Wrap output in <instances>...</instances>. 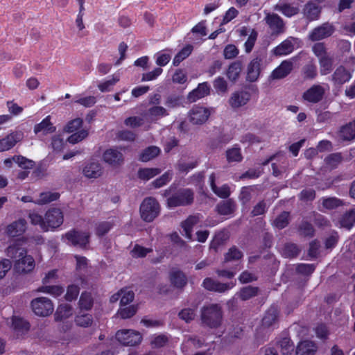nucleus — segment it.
<instances>
[{
    "instance_id": "f257e3e1",
    "label": "nucleus",
    "mask_w": 355,
    "mask_h": 355,
    "mask_svg": "<svg viewBox=\"0 0 355 355\" xmlns=\"http://www.w3.org/2000/svg\"><path fill=\"white\" fill-rule=\"evenodd\" d=\"M163 196L167 197L166 204L170 208L191 205L194 200V193L191 189L181 188L176 190V187L173 185L164 190Z\"/></svg>"
},
{
    "instance_id": "f03ea898",
    "label": "nucleus",
    "mask_w": 355,
    "mask_h": 355,
    "mask_svg": "<svg viewBox=\"0 0 355 355\" xmlns=\"http://www.w3.org/2000/svg\"><path fill=\"white\" fill-rule=\"evenodd\" d=\"M223 319L221 307L217 304L203 306L201 310L202 323L209 328L216 329L220 326Z\"/></svg>"
},
{
    "instance_id": "7ed1b4c3",
    "label": "nucleus",
    "mask_w": 355,
    "mask_h": 355,
    "mask_svg": "<svg viewBox=\"0 0 355 355\" xmlns=\"http://www.w3.org/2000/svg\"><path fill=\"white\" fill-rule=\"evenodd\" d=\"M141 218L147 223L153 221L160 213V205L153 197H146L139 207Z\"/></svg>"
},
{
    "instance_id": "20e7f679",
    "label": "nucleus",
    "mask_w": 355,
    "mask_h": 355,
    "mask_svg": "<svg viewBox=\"0 0 355 355\" xmlns=\"http://www.w3.org/2000/svg\"><path fill=\"white\" fill-rule=\"evenodd\" d=\"M62 239H65L67 244L70 245L85 249L89 243L90 234L73 228L63 234Z\"/></svg>"
},
{
    "instance_id": "39448f33",
    "label": "nucleus",
    "mask_w": 355,
    "mask_h": 355,
    "mask_svg": "<svg viewBox=\"0 0 355 355\" xmlns=\"http://www.w3.org/2000/svg\"><path fill=\"white\" fill-rule=\"evenodd\" d=\"M31 306L34 313L41 317L50 315L54 309L52 301L45 297H40L32 300Z\"/></svg>"
},
{
    "instance_id": "423d86ee",
    "label": "nucleus",
    "mask_w": 355,
    "mask_h": 355,
    "mask_svg": "<svg viewBox=\"0 0 355 355\" xmlns=\"http://www.w3.org/2000/svg\"><path fill=\"white\" fill-rule=\"evenodd\" d=\"M116 339L123 345L135 346L142 340V336L138 331L131 329L119 330L116 333Z\"/></svg>"
},
{
    "instance_id": "0eeeda50",
    "label": "nucleus",
    "mask_w": 355,
    "mask_h": 355,
    "mask_svg": "<svg viewBox=\"0 0 355 355\" xmlns=\"http://www.w3.org/2000/svg\"><path fill=\"white\" fill-rule=\"evenodd\" d=\"M45 226L47 232L54 230L62 225L64 221V215L59 208L49 209L44 216Z\"/></svg>"
},
{
    "instance_id": "6e6552de",
    "label": "nucleus",
    "mask_w": 355,
    "mask_h": 355,
    "mask_svg": "<svg viewBox=\"0 0 355 355\" xmlns=\"http://www.w3.org/2000/svg\"><path fill=\"white\" fill-rule=\"evenodd\" d=\"M264 57L263 55L259 54L250 60L247 67V81L253 83L258 80L261 73V66Z\"/></svg>"
},
{
    "instance_id": "1a4fd4ad",
    "label": "nucleus",
    "mask_w": 355,
    "mask_h": 355,
    "mask_svg": "<svg viewBox=\"0 0 355 355\" xmlns=\"http://www.w3.org/2000/svg\"><path fill=\"white\" fill-rule=\"evenodd\" d=\"M236 285L235 282L228 283H221L218 281L214 280L211 277H206L204 279L202 286L207 291L216 293H225Z\"/></svg>"
},
{
    "instance_id": "9d476101",
    "label": "nucleus",
    "mask_w": 355,
    "mask_h": 355,
    "mask_svg": "<svg viewBox=\"0 0 355 355\" xmlns=\"http://www.w3.org/2000/svg\"><path fill=\"white\" fill-rule=\"evenodd\" d=\"M26 239L24 236L15 239L6 249V254L8 257L17 260L27 253L24 247Z\"/></svg>"
},
{
    "instance_id": "9b49d317",
    "label": "nucleus",
    "mask_w": 355,
    "mask_h": 355,
    "mask_svg": "<svg viewBox=\"0 0 355 355\" xmlns=\"http://www.w3.org/2000/svg\"><path fill=\"white\" fill-rule=\"evenodd\" d=\"M35 266V262L33 257L31 255L22 256L15 261L14 270L19 274H26L31 272Z\"/></svg>"
},
{
    "instance_id": "f8f14e48",
    "label": "nucleus",
    "mask_w": 355,
    "mask_h": 355,
    "mask_svg": "<svg viewBox=\"0 0 355 355\" xmlns=\"http://www.w3.org/2000/svg\"><path fill=\"white\" fill-rule=\"evenodd\" d=\"M324 89L320 85H313L302 94V99L311 103H318L324 95Z\"/></svg>"
},
{
    "instance_id": "ddd939ff",
    "label": "nucleus",
    "mask_w": 355,
    "mask_h": 355,
    "mask_svg": "<svg viewBox=\"0 0 355 355\" xmlns=\"http://www.w3.org/2000/svg\"><path fill=\"white\" fill-rule=\"evenodd\" d=\"M23 138L21 131H14L0 139V153L5 152L12 148Z\"/></svg>"
},
{
    "instance_id": "4468645a",
    "label": "nucleus",
    "mask_w": 355,
    "mask_h": 355,
    "mask_svg": "<svg viewBox=\"0 0 355 355\" xmlns=\"http://www.w3.org/2000/svg\"><path fill=\"white\" fill-rule=\"evenodd\" d=\"M251 94L248 91H236L229 98L228 103L232 108L237 109L245 105L250 100Z\"/></svg>"
},
{
    "instance_id": "2eb2a0df",
    "label": "nucleus",
    "mask_w": 355,
    "mask_h": 355,
    "mask_svg": "<svg viewBox=\"0 0 355 355\" xmlns=\"http://www.w3.org/2000/svg\"><path fill=\"white\" fill-rule=\"evenodd\" d=\"M352 77V72L344 66H338L331 75V81L334 85L340 86L349 82Z\"/></svg>"
},
{
    "instance_id": "dca6fc26",
    "label": "nucleus",
    "mask_w": 355,
    "mask_h": 355,
    "mask_svg": "<svg viewBox=\"0 0 355 355\" xmlns=\"http://www.w3.org/2000/svg\"><path fill=\"white\" fill-rule=\"evenodd\" d=\"M210 115L208 109L201 106H194L189 112V120L193 124H202Z\"/></svg>"
},
{
    "instance_id": "f3484780",
    "label": "nucleus",
    "mask_w": 355,
    "mask_h": 355,
    "mask_svg": "<svg viewBox=\"0 0 355 355\" xmlns=\"http://www.w3.org/2000/svg\"><path fill=\"white\" fill-rule=\"evenodd\" d=\"M103 159L105 163L113 166H121L124 162L122 153L115 148L107 149L103 154Z\"/></svg>"
},
{
    "instance_id": "a211bd4d",
    "label": "nucleus",
    "mask_w": 355,
    "mask_h": 355,
    "mask_svg": "<svg viewBox=\"0 0 355 355\" xmlns=\"http://www.w3.org/2000/svg\"><path fill=\"white\" fill-rule=\"evenodd\" d=\"M334 32V28L329 24L315 28L309 35V38L312 41H319L330 37Z\"/></svg>"
},
{
    "instance_id": "6ab92c4d",
    "label": "nucleus",
    "mask_w": 355,
    "mask_h": 355,
    "mask_svg": "<svg viewBox=\"0 0 355 355\" xmlns=\"http://www.w3.org/2000/svg\"><path fill=\"white\" fill-rule=\"evenodd\" d=\"M265 21L273 34L278 35L284 32V22L277 14H268L265 17Z\"/></svg>"
},
{
    "instance_id": "aec40b11",
    "label": "nucleus",
    "mask_w": 355,
    "mask_h": 355,
    "mask_svg": "<svg viewBox=\"0 0 355 355\" xmlns=\"http://www.w3.org/2000/svg\"><path fill=\"white\" fill-rule=\"evenodd\" d=\"M27 223L25 219L20 218L7 225L6 234L9 237H16L22 235L26 228Z\"/></svg>"
},
{
    "instance_id": "412c9836",
    "label": "nucleus",
    "mask_w": 355,
    "mask_h": 355,
    "mask_svg": "<svg viewBox=\"0 0 355 355\" xmlns=\"http://www.w3.org/2000/svg\"><path fill=\"white\" fill-rule=\"evenodd\" d=\"M293 69V64L289 60H284L276 67L271 73L273 79H282L291 73Z\"/></svg>"
},
{
    "instance_id": "4be33fe9",
    "label": "nucleus",
    "mask_w": 355,
    "mask_h": 355,
    "mask_svg": "<svg viewBox=\"0 0 355 355\" xmlns=\"http://www.w3.org/2000/svg\"><path fill=\"white\" fill-rule=\"evenodd\" d=\"M210 94V86L207 82L198 84V87L188 94V100L190 102H196L198 99L204 98Z\"/></svg>"
},
{
    "instance_id": "5701e85b",
    "label": "nucleus",
    "mask_w": 355,
    "mask_h": 355,
    "mask_svg": "<svg viewBox=\"0 0 355 355\" xmlns=\"http://www.w3.org/2000/svg\"><path fill=\"white\" fill-rule=\"evenodd\" d=\"M318 348L315 342L305 340L297 344L295 354L296 355H315Z\"/></svg>"
},
{
    "instance_id": "b1692460",
    "label": "nucleus",
    "mask_w": 355,
    "mask_h": 355,
    "mask_svg": "<svg viewBox=\"0 0 355 355\" xmlns=\"http://www.w3.org/2000/svg\"><path fill=\"white\" fill-rule=\"evenodd\" d=\"M171 284L178 289H183L187 284V278L180 270H172L169 275Z\"/></svg>"
},
{
    "instance_id": "393cba45",
    "label": "nucleus",
    "mask_w": 355,
    "mask_h": 355,
    "mask_svg": "<svg viewBox=\"0 0 355 355\" xmlns=\"http://www.w3.org/2000/svg\"><path fill=\"white\" fill-rule=\"evenodd\" d=\"M55 130L56 128L51 122V116L49 115L34 126V132L35 134L42 132L44 135L53 133L55 132Z\"/></svg>"
},
{
    "instance_id": "a878e982",
    "label": "nucleus",
    "mask_w": 355,
    "mask_h": 355,
    "mask_svg": "<svg viewBox=\"0 0 355 355\" xmlns=\"http://www.w3.org/2000/svg\"><path fill=\"white\" fill-rule=\"evenodd\" d=\"M338 135L343 141L354 140L355 139V120L341 126Z\"/></svg>"
},
{
    "instance_id": "bb28decb",
    "label": "nucleus",
    "mask_w": 355,
    "mask_h": 355,
    "mask_svg": "<svg viewBox=\"0 0 355 355\" xmlns=\"http://www.w3.org/2000/svg\"><path fill=\"white\" fill-rule=\"evenodd\" d=\"M279 311L277 306H270L265 313L261 322L264 327H270L275 324L279 318Z\"/></svg>"
},
{
    "instance_id": "cd10ccee",
    "label": "nucleus",
    "mask_w": 355,
    "mask_h": 355,
    "mask_svg": "<svg viewBox=\"0 0 355 355\" xmlns=\"http://www.w3.org/2000/svg\"><path fill=\"white\" fill-rule=\"evenodd\" d=\"M12 328L17 334H26L31 327L30 323L20 317L13 316L12 318Z\"/></svg>"
},
{
    "instance_id": "c85d7f7f",
    "label": "nucleus",
    "mask_w": 355,
    "mask_h": 355,
    "mask_svg": "<svg viewBox=\"0 0 355 355\" xmlns=\"http://www.w3.org/2000/svg\"><path fill=\"white\" fill-rule=\"evenodd\" d=\"M242 67L243 64L241 60H236L230 63L226 72L227 78L232 82H236L239 78Z\"/></svg>"
},
{
    "instance_id": "c756f323",
    "label": "nucleus",
    "mask_w": 355,
    "mask_h": 355,
    "mask_svg": "<svg viewBox=\"0 0 355 355\" xmlns=\"http://www.w3.org/2000/svg\"><path fill=\"white\" fill-rule=\"evenodd\" d=\"M83 174L88 178H97L102 174L101 165L98 162L89 163L84 167Z\"/></svg>"
},
{
    "instance_id": "7c9ffc66",
    "label": "nucleus",
    "mask_w": 355,
    "mask_h": 355,
    "mask_svg": "<svg viewBox=\"0 0 355 355\" xmlns=\"http://www.w3.org/2000/svg\"><path fill=\"white\" fill-rule=\"evenodd\" d=\"M236 204L234 200L229 198L216 206V211L220 215H230L234 212Z\"/></svg>"
},
{
    "instance_id": "2f4dec72",
    "label": "nucleus",
    "mask_w": 355,
    "mask_h": 355,
    "mask_svg": "<svg viewBox=\"0 0 355 355\" xmlns=\"http://www.w3.org/2000/svg\"><path fill=\"white\" fill-rule=\"evenodd\" d=\"M293 50L294 46L293 43L286 40L275 47L272 50V53L276 56H282L291 53Z\"/></svg>"
},
{
    "instance_id": "473e14b6",
    "label": "nucleus",
    "mask_w": 355,
    "mask_h": 355,
    "mask_svg": "<svg viewBox=\"0 0 355 355\" xmlns=\"http://www.w3.org/2000/svg\"><path fill=\"white\" fill-rule=\"evenodd\" d=\"M159 153V148L155 146H150L146 148L140 153L139 160L142 162H147L158 156Z\"/></svg>"
},
{
    "instance_id": "72a5a7b5",
    "label": "nucleus",
    "mask_w": 355,
    "mask_h": 355,
    "mask_svg": "<svg viewBox=\"0 0 355 355\" xmlns=\"http://www.w3.org/2000/svg\"><path fill=\"white\" fill-rule=\"evenodd\" d=\"M72 315V307L68 304H60L54 314L55 320L56 322H60L64 319L69 318Z\"/></svg>"
},
{
    "instance_id": "f704fd0d",
    "label": "nucleus",
    "mask_w": 355,
    "mask_h": 355,
    "mask_svg": "<svg viewBox=\"0 0 355 355\" xmlns=\"http://www.w3.org/2000/svg\"><path fill=\"white\" fill-rule=\"evenodd\" d=\"M304 15L309 21L317 20L320 15V8L315 3H308L304 6Z\"/></svg>"
},
{
    "instance_id": "c9c22d12",
    "label": "nucleus",
    "mask_w": 355,
    "mask_h": 355,
    "mask_svg": "<svg viewBox=\"0 0 355 355\" xmlns=\"http://www.w3.org/2000/svg\"><path fill=\"white\" fill-rule=\"evenodd\" d=\"M319 64L320 72L321 75H327L333 69L334 58L330 54H328L324 57H321L319 59Z\"/></svg>"
},
{
    "instance_id": "e433bc0d",
    "label": "nucleus",
    "mask_w": 355,
    "mask_h": 355,
    "mask_svg": "<svg viewBox=\"0 0 355 355\" xmlns=\"http://www.w3.org/2000/svg\"><path fill=\"white\" fill-rule=\"evenodd\" d=\"M159 168H140L137 171V178L143 181H148L161 173Z\"/></svg>"
},
{
    "instance_id": "4c0bfd02",
    "label": "nucleus",
    "mask_w": 355,
    "mask_h": 355,
    "mask_svg": "<svg viewBox=\"0 0 355 355\" xmlns=\"http://www.w3.org/2000/svg\"><path fill=\"white\" fill-rule=\"evenodd\" d=\"M277 346L280 349L282 355H291L295 349L293 342L290 338L284 337L277 342Z\"/></svg>"
},
{
    "instance_id": "58836bf2",
    "label": "nucleus",
    "mask_w": 355,
    "mask_h": 355,
    "mask_svg": "<svg viewBox=\"0 0 355 355\" xmlns=\"http://www.w3.org/2000/svg\"><path fill=\"white\" fill-rule=\"evenodd\" d=\"M259 291V288L258 287L248 286L241 288L239 292L237 293V295L242 301H246L257 296Z\"/></svg>"
},
{
    "instance_id": "ea45409f",
    "label": "nucleus",
    "mask_w": 355,
    "mask_h": 355,
    "mask_svg": "<svg viewBox=\"0 0 355 355\" xmlns=\"http://www.w3.org/2000/svg\"><path fill=\"white\" fill-rule=\"evenodd\" d=\"M225 154L227 161L229 163L241 162L243 160L241 148L237 144L231 148H228Z\"/></svg>"
},
{
    "instance_id": "a19ab883",
    "label": "nucleus",
    "mask_w": 355,
    "mask_h": 355,
    "mask_svg": "<svg viewBox=\"0 0 355 355\" xmlns=\"http://www.w3.org/2000/svg\"><path fill=\"white\" fill-rule=\"evenodd\" d=\"M243 257V253L236 246L233 245L224 254V262L240 261Z\"/></svg>"
},
{
    "instance_id": "79ce46f5",
    "label": "nucleus",
    "mask_w": 355,
    "mask_h": 355,
    "mask_svg": "<svg viewBox=\"0 0 355 355\" xmlns=\"http://www.w3.org/2000/svg\"><path fill=\"white\" fill-rule=\"evenodd\" d=\"M340 223L343 227L350 230L355 224V209L347 211L342 216Z\"/></svg>"
},
{
    "instance_id": "37998d69",
    "label": "nucleus",
    "mask_w": 355,
    "mask_h": 355,
    "mask_svg": "<svg viewBox=\"0 0 355 355\" xmlns=\"http://www.w3.org/2000/svg\"><path fill=\"white\" fill-rule=\"evenodd\" d=\"M78 305L80 310L88 311L92 309L94 305L92 294L86 291L83 292L78 301Z\"/></svg>"
},
{
    "instance_id": "c03bdc74",
    "label": "nucleus",
    "mask_w": 355,
    "mask_h": 355,
    "mask_svg": "<svg viewBox=\"0 0 355 355\" xmlns=\"http://www.w3.org/2000/svg\"><path fill=\"white\" fill-rule=\"evenodd\" d=\"M60 193L58 192H42L40 194V198L35 202V204L43 205L57 200L60 198Z\"/></svg>"
},
{
    "instance_id": "a18cd8bd",
    "label": "nucleus",
    "mask_w": 355,
    "mask_h": 355,
    "mask_svg": "<svg viewBox=\"0 0 355 355\" xmlns=\"http://www.w3.org/2000/svg\"><path fill=\"white\" fill-rule=\"evenodd\" d=\"M232 139V136L230 134L220 135L216 139L210 141L209 146L212 150L221 148L224 145L228 144Z\"/></svg>"
},
{
    "instance_id": "49530a36",
    "label": "nucleus",
    "mask_w": 355,
    "mask_h": 355,
    "mask_svg": "<svg viewBox=\"0 0 355 355\" xmlns=\"http://www.w3.org/2000/svg\"><path fill=\"white\" fill-rule=\"evenodd\" d=\"M290 220V213L288 211H283L279 214L272 223V225L279 229L282 230L288 226Z\"/></svg>"
},
{
    "instance_id": "de8ad7c7",
    "label": "nucleus",
    "mask_w": 355,
    "mask_h": 355,
    "mask_svg": "<svg viewBox=\"0 0 355 355\" xmlns=\"http://www.w3.org/2000/svg\"><path fill=\"white\" fill-rule=\"evenodd\" d=\"M112 221H101L96 225L95 234L98 237H102L107 234L113 227Z\"/></svg>"
},
{
    "instance_id": "09e8293b",
    "label": "nucleus",
    "mask_w": 355,
    "mask_h": 355,
    "mask_svg": "<svg viewBox=\"0 0 355 355\" xmlns=\"http://www.w3.org/2000/svg\"><path fill=\"white\" fill-rule=\"evenodd\" d=\"M37 291L39 292L51 294L54 297H59L64 293V290L62 286H47L44 284L43 286L39 287Z\"/></svg>"
},
{
    "instance_id": "8fccbe9b",
    "label": "nucleus",
    "mask_w": 355,
    "mask_h": 355,
    "mask_svg": "<svg viewBox=\"0 0 355 355\" xmlns=\"http://www.w3.org/2000/svg\"><path fill=\"white\" fill-rule=\"evenodd\" d=\"M300 252V249L297 245L291 243H286L282 250L283 256L290 259L296 257Z\"/></svg>"
},
{
    "instance_id": "3c124183",
    "label": "nucleus",
    "mask_w": 355,
    "mask_h": 355,
    "mask_svg": "<svg viewBox=\"0 0 355 355\" xmlns=\"http://www.w3.org/2000/svg\"><path fill=\"white\" fill-rule=\"evenodd\" d=\"M322 205L325 209L331 210L343 205V202L336 197H324L322 198Z\"/></svg>"
},
{
    "instance_id": "603ef678",
    "label": "nucleus",
    "mask_w": 355,
    "mask_h": 355,
    "mask_svg": "<svg viewBox=\"0 0 355 355\" xmlns=\"http://www.w3.org/2000/svg\"><path fill=\"white\" fill-rule=\"evenodd\" d=\"M343 161L341 153H334L328 155L324 158L325 164L331 168H336Z\"/></svg>"
},
{
    "instance_id": "864d4df0",
    "label": "nucleus",
    "mask_w": 355,
    "mask_h": 355,
    "mask_svg": "<svg viewBox=\"0 0 355 355\" xmlns=\"http://www.w3.org/2000/svg\"><path fill=\"white\" fill-rule=\"evenodd\" d=\"M227 239L228 236L224 232H217L210 243V248L216 251L220 245L224 244Z\"/></svg>"
},
{
    "instance_id": "5fc2aeb1",
    "label": "nucleus",
    "mask_w": 355,
    "mask_h": 355,
    "mask_svg": "<svg viewBox=\"0 0 355 355\" xmlns=\"http://www.w3.org/2000/svg\"><path fill=\"white\" fill-rule=\"evenodd\" d=\"M13 161L18 165L19 167L23 169H31L35 166V162L24 157L22 155H14L12 157Z\"/></svg>"
},
{
    "instance_id": "6e6d98bb",
    "label": "nucleus",
    "mask_w": 355,
    "mask_h": 355,
    "mask_svg": "<svg viewBox=\"0 0 355 355\" xmlns=\"http://www.w3.org/2000/svg\"><path fill=\"white\" fill-rule=\"evenodd\" d=\"M75 322L77 326L81 327H88L93 322L92 315L89 313H79L75 318Z\"/></svg>"
},
{
    "instance_id": "4d7b16f0",
    "label": "nucleus",
    "mask_w": 355,
    "mask_h": 355,
    "mask_svg": "<svg viewBox=\"0 0 355 355\" xmlns=\"http://www.w3.org/2000/svg\"><path fill=\"white\" fill-rule=\"evenodd\" d=\"M28 218L32 225H39L43 232H47V228L45 226V220L42 216L33 211L29 213Z\"/></svg>"
},
{
    "instance_id": "13d9d810",
    "label": "nucleus",
    "mask_w": 355,
    "mask_h": 355,
    "mask_svg": "<svg viewBox=\"0 0 355 355\" xmlns=\"http://www.w3.org/2000/svg\"><path fill=\"white\" fill-rule=\"evenodd\" d=\"M189 183L194 185L199 189H202L204 187L205 181V171H200L194 173L189 178Z\"/></svg>"
},
{
    "instance_id": "bf43d9fd",
    "label": "nucleus",
    "mask_w": 355,
    "mask_h": 355,
    "mask_svg": "<svg viewBox=\"0 0 355 355\" xmlns=\"http://www.w3.org/2000/svg\"><path fill=\"white\" fill-rule=\"evenodd\" d=\"M317 74V67L313 63L306 64L302 69V75L305 80H313Z\"/></svg>"
},
{
    "instance_id": "052dcab7",
    "label": "nucleus",
    "mask_w": 355,
    "mask_h": 355,
    "mask_svg": "<svg viewBox=\"0 0 355 355\" xmlns=\"http://www.w3.org/2000/svg\"><path fill=\"white\" fill-rule=\"evenodd\" d=\"M80 288L78 285L70 284L67 288L64 298L68 302L76 300L79 295Z\"/></svg>"
},
{
    "instance_id": "680f3d73",
    "label": "nucleus",
    "mask_w": 355,
    "mask_h": 355,
    "mask_svg": "<svg viewBox=\"0 0 355 355\" xmlns=\"http://www.w3.org/2000/svg\"><path fill=\"white\" fill-rule=\"evenodd\" d=\"M257 37H258L257 31L254 29H252L247 40L245 41V42L244 44L245 53H249L252 51V49L254 46V44L256 43V41L257 40Z\"/></svg>"
},
{
    "instance_id": "e2e57ef3",
    "label": "nucleus",
    "mask_w": 355,
    "mask_h": 355,
    "mask_svg": "<svg viewBox=\"0 0 355 355\" xmlns=\"http://www.w3.org/2000/svg\"><path fill=\"white\" fill-rule=\"evenodd\" d=\"M153 251L152 248H145L136 244L131 251L132 256L135 258H144Z\"/></svg>"
},
{
    "instance_id": "0e129e2a",
    "label": "nucleus",
    "mask_w": 355,
    "mask_h": 355,
    "mask_svg": "<svg viewBox=\"0 0 355 355\" xmlns=\"http://www.w3.org/2000/svg\"><path fill=\"white\" fill-rule=\"evenodd\" d=\"M299 232L301 235L308 237H313L315 234L313 225L307 221H304L300 224Z\"/></svg>"
},
{
    "instance_id": "69168bd1",
    "label": "nucleus",
    "mask_w": 355,
    "mask_h": 355,
    "mask_svg": "<svg viewBox=\"0 0 355 355\" xmlns=\"http://www.w3.org/2000/svg\"><path fill=\"white\" fill-rule=\"evenodd\" d=\"M172 178V173L170 171H166L162 174L160 177L155 179L152 184L155 188H160L166 185Z\"/></svg>"
},
{
    "instance_id": "338daca9",
    "label": "nucleus",
    "mask_w": 355,
    "mask_h": 355,
    "mask_svg": "<svg viewBox=\"0 0 355 355\" xmlns=\"http://www.w3.org/2000/svg\"><path fill=\"white\" fill-rule=\"evenodd\" d=\"M121 300L120 304L121 306H125L132 302L135 298V293L131 290L121 289Z\"/></svg>"
},
{
    "instance_id": "774afa93",
    "label": "nucleus",
    "mask_w": 355,
    "mask_h": 355,
    "mask_svg": "<svg viewBox=\"0 0 355 355\" xmlns=\"http://www.w3.org/2000/svg\"><path fill=\"white\" fill-rule=\"evenodd\" d=\"M168 342V338L165 334H159L153 337L150 345L154 348H160L165 346Z\"/></svg>"
}]
</instances>
